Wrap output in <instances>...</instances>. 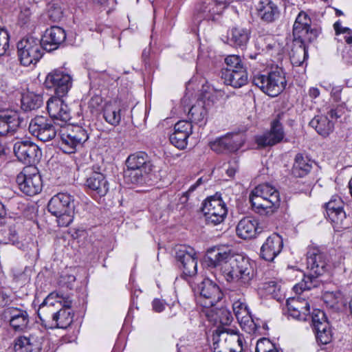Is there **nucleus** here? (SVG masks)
I'll list each match as a JSON object with an SVG mask.
<instances>
[{
    "mask_svg": "<svg viewBox=\"0 0 352 352\" xmlns=\"http://www.w3.org/2000/svg\"><path fill=\"white\" fill-rule=\"evenodd\" d=\"M45 341L44 333L33 330L28 336H19L15 340V352H41Z\"/></svg>",
    "mask_w": 352,
    "mask_h": 352,
    "instance_id": "obj_20",
    "label": "nucleus"
},
{
    "mask_svg": "<svg viewBox=\"0 0 352 352\" xmlns=\"http://www.w3.org/2000/svg\"><path fill=\"white\" fill-rule=\"evenodd\" d=\"M47 209L56 217L57 223L60 227H67L74 220V197L67 192L57 193L50 199Z\"/></svg>",
    "mask_w": 352,
    "mask_h": 352,
    "instance_id": "obj_6",
    "label": "nucleus"
},
{
    "mask_svg": "<svg viewBox=\"0 0 352 352\" xmlns=\"http://www.w3.org/2000/svg\"><path fill=\"white\" fill-rule=\"evenodd\" d=\"M202 212L207 225L217 226L224 221L228 209L221 196L217 193L204 201Z\"/></svg>",
    "mask_w": 352,
    "mask_h": 352,
    "instance_id": "obj_11",
    "label": "nucleus"
},
{
    "mask_svg": "<svg viewBox=\"0 0 352 352\" xmlns=\"http://www.w3.org/2000/svg\"><path fill=\"white\" fill-rule=\"evenodd\" d=\"M267 340L268 339L265 338L258 340L256 342L255 352H265V347Z\"/></svg>",
    "mask_w": 352,
    "mask_h": 352,
    "instance_id": "obj_61",
    "label": "nucleus"
},
{
    "mask_svg": "<svg viewBox=\"0 0 352 352\" xmlns=\"http://www.w3.org/2000/svg\"><path fill=\"white\" fill-rule=\"evenodd\" d=\"M320 31L311 25L295 21L293 26V47L290 52L292 61L300 65L308 56L307 43L314 41Z\"/></svg>",
    "mask_w": 352,
    "mask_h": 352,
    "instance_id": "obj_3",
    "label": "nucleus"
},
{
    "mask_svg": "<svg viewBox=\"0 0 352 352\" xmlns=\"http://www.w3.org/2000/svg\"><path fill=\"white\" fill-rule=\"evenodd\" d=\"M192 133V125L187 120H179L174 126L173 132L170 135V143L179 149L187 146L188 139Z\"/></svg>",
    "mask_w": 352,
    "mask_h": 352,
    "instance_id": "obj_24",
    "label": "nucleus"
},
{
    "mask_svg": "<svg viewBox=\"0 0 352 352\" xmlns=\"http://www.w3.org/2000/svg\"><path fill=\"white\" fill-rule=\"evenodd\" d=\"M221 78L226 85L234 88H240L246 85L248 81V75L245 67L236 72H221Z\"/></svg>",
    "mask_w": 352,
    "mask_h": 352,
    "instance_id": "obj_34",
    "label": "nucleus"
},
{
    "mask_svg": "<svg viewBox=\"0 0 352 352\" xmlns=\"http://www.w3.org/2000/svg\"><path fill=\"white\" fill-rule=\"evenodd\" d=\"M232 300V309L241 327L249 333H254L258 327L254 322L250 309L246 304L245 298L241 295L238 299L230 296Z\"/></svg>",
    "mask_w": 352,
    "mask_h": 352,
    "instance_id": "obj_19",
    "label": "nucleus"
},
{
    "mask_svg": "<svg viewBox=\"0 0 352 352\" xmlns=\"http://www.w3.org/2000/svg\"><path fill=\"white\" fill-rule=\"evenodd\" d=\"M14 153L18 160L25 164L37 163L42 155L39 147L30 141L17 142L14 145Z\"/></svg>",
    "mask_w": 352,
    "mask_h": 352,
    "instance_id": "obj_22",
    "label": "nucleus"
},
{
    "mask_svg": "<svg viewBox=\"0 0 352 352\" xmlns=\"http://www.w3.org/2000/svg\"><path fill=\"white\" fill-rule=\"evenodd\" d=\"M32 12L30 10V8H25L23 10H22L19 14V21L23 24H26L30 19Z\"/></svg>",
    "mask_w": 352,
    "mask_h": 352,
    "instance_id": "obj_57",
    "label": "nucleus"
},
{
    "mask_svg": "<svg viewBox=\"0 0 352 352\" xmlns=\"http://www.w3.org/2000/svg\"><path fill=\"white\" fill-rule=\"evenodd\" d=\"M256 9L258 16L267 23L276 21L280 15L278 7L271 0H258Z\"/></svg>",
    "mask_w": 352,
    "mask_h": 352,
    "instance_id": "obj_31",
    "label": "nucleus"
},
{
    "mask_svg": "<svg viewBox=\"0 0 352 352\" xmlns=\"http://www.w3.org/2000/svg\"><path fill=\"white\" fill-rule=\"evenodd\" d=\"M6 314L9 316V324L16 332H25L30 324V316L26 309L15 307H8Z\"/></svg>",
    "mask_w": 352,
    "mask_h": 352,
    "instance_id": "obj_26",
    "label": "nucleus"
},
{
    "mask_svg": "<svg viewBox=\"0 0 352 352\" xmlns=\"http://www.w3.org/2000/svg\"><path fill=\"white\" fill-rule=\"evenodd\" d=\"M252 81L263 93L271 97L278 96L287 85L285 74L283 69L279 67L272 69L266 74H254Z\"/></svg>",
    "mask_w": 352,
    "mask_h": 352,
    "instance_id": "obj_5",
    "label": "nucleus"
},
{
    "mask_svg": "<svg viewBox=\"0 0 352 352\" xmlns=\"http://www.w3.org/2000/svg\"><path fill=\"white\" fill-rule=\"evenodd\" d=\"M102 103V97L96 95L93 96L89 102V107L92 109H96L99 106H100Z\"/></svg>",
    "mask_w": 352,
    "mask_h": 352,
    "instance_id": "obj_59",
    "label": "nucleus"
},
{
    "mask_svg": "<svg viewBox=\"0 0 352 352\" xmlns=\"http://www.w3.org/2000/svg\"><path fill=\"white\" fill-rule=\"evenodd\" d=\"M283 247L282 237L278 234L273 233L269 236L261 248L260 256L267 261H273L280 253Z\"/></svg>",
    "mask_w": 352,
    "mask_h": 352,
    "instance_id": "obj_27",
    "label": "nucleus"
},
{
    "mask_svg": "<svg viewBox=\"0 0 352 352\" xmlns=\"http://www.w3.org/2000/svg\"><path fill=\"white\" fill-rule=\"evenodd\" d=\"M56 121L43 116H36L32 119L29 124L30 133L42 142L54 139L60 129Z\"/></svg>",
    "mask_w": 352,
    "mask_h": 352,
    "instance_id": "obj_12",
    "label": "nucleus"
},
{
    "mask_svg": "<svg viewBox=\"0 0 352 352\" xmlns=\"http://www.w3.org/2000/svg\"><path fill=\"white\" fill-rule=\"evenodd\" d=\"M63 295L58 293H50L40 305L37 314L42 324L46 328H52V322L59 308L62 306Z\"/></svg>",
    "mask_w": 352,
    "mask_h": 352,
    "instance_id": "obj_14",
    "label": "nucleus"
},
{
    "mask_svg": "<svg viewBox=\"0 0 352 352\" xmlns=\"http://www.w3.org/2000/svg\"><path fill=\"white\" fill-rule=\"evenodd\" d=\"M175 258L184 276L191 277L197 274V261L194 249L179 246L177 249Z\"/></svg>",
    "mask_w": 352,
    "mask_h": 352,
    "instance_id": "obj_21",
    "label": "nucleus"
},
{
    "mask_svg": "<svg viewBox=\"0 0 352 352\" xmlns=\"http://www.w3.org/2000/svg\"><path fill=\"white\" fill-rule=\"evenodd\" d=\"M346 44L348 45L345 47L343 52L342 58L346 64L352 65V42Z\"/></svg>",
    "mask_w": 352,
    "mask_h": 352,
    "instance_id": "obj_54",
    "label": "nucleus"
},
{
    "mask_svg": "<svg viewBox=\"0 0 352 352\" xmlns=\"http://www.w3.org/2000/svg\"><path fill=\"white\" fill-rule=\"evenodd\" d=\"M250 32L243 28H234L228 33V41L230 45L243 49L250 38Z\"/></svg>",
    "mask_w": 352,
    "mask_h": 352,
    "instance_id": "obj_36",
    "label": "nucleus"
},
{
    "mask_svg": "<svg viewBox=\"0 0 352 352\" xmlns=\"http://www.w3.org/2000/svg\"><path fill=\"white\" fill-rule=\"evenodd\" d=\"M287 307L289 316L294 319L307 320V317H309V304L307 300L300 297L287 300Z\"/></svg>",
    "mask_w": 352,
    "mask_h": 352,
    "instance_id": "obj_30",
    "label": "nucleus"
},
{
    "mask_svg": "<svg viewBox=\"0 0 352 352\" xmlns=\"http://www.w3.org/2000/svg\"><path fill=\"white\" fill-rule=\"evenodd\" d=\"M72 85V78L70 74L63 69H56L50 72L45 80L44 86L52 90L55 97L65 96Z\"/></svg>",
    "mask_w": 352,
    "mask_h": 352,
    "instance_id": "obj_13",
    "label": "nucleus"
},
{
    "mask_svg": "<svg viewBox=\"0 0 352 352\" xmlns=\"http://www.w3.org/2000/svg\"><path fill=\"white\" fill-rule=\"evenodd\" d=\"M333 28L336 32V36H343V39L346 43H351L352 42V32L351 29L348 28H343L341 25V23L340 21H336Z\"/></svg>",
    "mask_w": 352,
    "mask_h": 352,
    "instance_id": "obj_49",
    "label": "nucleus"
},
{
    "mask_svg": "<svg viewBox=\"0 0 352 352\" xmlns=\"http://www.w3.org/2000/svg\"><path fill=\"white\" fill-rule=\"evenodd\" d=\"M280 45L278 43H277L276 41L271 39V41L268 43H267V45L265 46V50L268 52H272V55H273L274 53L278 54L280 51Z\"/></svg>",
    "mask_w": 352,
    "mask_h": 352,
    "instance_id": "obj_55",
    "label": "nucleus"
},
{
    "mask_svg": "<svg viewBox=\"0 0 352 352\" xmlns=\"http://www.w3.org/2000/svg\"><path fill=\"white\" fill-rule=\"evenodd\" d=\"M230 3L227 0H204L195 7L196 20L216 21Z\"/></svg>",
    "mask_w": 352,
    "mask_h": 352,
    "instance_id": "obj_16",
    "label": "nucleus"
},
{
    "mask_svg": "<svg viewBox=\"0 0 352 352\" xmlns=\"http://www.w3.org/2000/svg\"><path fill=\"white\" fill-rule=\"evenodd\" d=\"M198 294L196 301L203 308L214 307L224 297L221 287L210 278H204L195 289Z\"/></svg>",
    "mask_w": 352,
    "mask_h": 352,
    "instance_id": "obj_9",
    "label": "nucleus"
},
{
    "mask_svg": "<svg viewBox=\"0 0 352 352\" xmlns=\"http://www.w3.org/2000/svg\"><path fill=\"white\" fill-rule=\"evenodd\" d=\"M63 298L62 306L59 308L52 322V328L67 329L73 322L74 314L71 309L72 300L69 296Z\"/></svg>",
    "mask_w": 352,
    "mask_h": 352,
    "instance_id": "obj_28",
    "label": "nucleus"
},
{
    "mask_svg": "<svg viewBox=\"0 0 352 352\" xmlns=\"http://www.w3.org/2000/svg\"><path fill=\"white\" fill-rule=\"evenodd\" d=\"M153 309L156 312H161L165 308V303L159 299H155L153 302Z\"/></svg>",
    "mask_w": 352,
    "mask_h": 352,
    "instance_id": "obj_60",
    "label": "nucleus"
},
{
    "mask_svg": "<svg viewBox=\"0 0 352 352\" xmlns=\"http://www.w3.org/2000/svg\"><path fill=\"white\" fill-rule=\"evenodd\" d=\"M149 173H144L142 170L126 168L124 171V178L129 184H140L144 181V177Z\"/></svg>",
    "mask_w": 352,
    "mask_h": 352,
    "instance_id": "obj_43",
    "label": "nucleus"
},
{
    "mask_svg": "<svg viewBox=\"0 0 352 352\" xmlns=\"http://www.w3.org/2000/svg\"><path fill=\"white\" fill-rule=\"evenodd\" d=\"M10 36L8 32L3 28H0V56L6 54L9 47Z\"/></svg>",
    "mask_w": 352,
    "mask_h": 352,
    "instance_id": "obj_51",
    "label": "nucleus"
},
{
    "mask_svg": "<svg viewBox=\"0 0 352 352\" xmlns=\"http://www.w3.org/2000/svg\"><path fill=\"white\" fill-rule=\"evenodd\" d=\"M219 337L224 339L225 341L229 342L231 344H236V352H241L244 338L242 335H240L236 331L230 328H223L220 331Z\"/></svg>",
    "mask_w": 352,
    "mask_h": 352,
    "instance_id": "obj_41",
    "label": "nucleus"
},
{
    "mask_svg": "<svg viewBox=\"0 0 352 352\" xmlns=\"http://www.w3.org/2000/svg\"><path fill=\"white\" fill-rule=\"evenodd\" d=\"M295 21H299L305 24L311 25V20L309 16L303 11H301L297 16Z\"/></svg>",
    "mask_w": 352,
    "mask_h": 352,
    "instance_id": "obj_58",
    "label": "nucleus"
},
{
    "mask_svg": "<svg viewBox=\"0 0 352 352\" xmlns=\"http://www.w3.org/2000/svg\"><path fill=\"white\" fill-rule=\"evenodd\" d=\"M94 172L86 180V186L95 197H102L109 190V184L105 176L100 173V167L93 166Z\"/></svg>",
    "mask_w": 352,
    "mask_h": 352,
    "instance_id": "obj_25",
    "label": "nucleus"
},
{
    "mask_svg": "<svg viewBox=\"0 0 352 352\" xmlns=\"http://www.w3.org/2000/svg\"><path fill=\"white\" fill-rule=\"evenodd\" d=\"M16 182L20 190L28 196L38 194L43 187L41 176L34 166L23 168L17 175Z\"/></svg>",
    "mask_w": 352,
    "mask_h": 352,
    "instance_id": "obj_10",
    "label": "nucleus"
},
{
    "mask_svg": "<svg viewBox=\"0 0 352 352\" xmlns=\"http://www.w3.org/2000/svg\"><path fill=\"white\" fill-rule=\"evenodd\" d=\"M226 67L221 69V72H236L245 67L239 56L229 55L225 58Z\"/></svg>",
    "mask_w": 352,
    "mask_h": 352,
    "instance_id": "obj_45",
    "label": "nucleus"
},
{
    "mask_svg": "<svg viewBox=\"0 0 352 352\" xmlns=\"http://www.w3.org/2000/svg\"><path fill=\"white\" fill-rule=\"evenodd\" d=\"M207 116V110L203 100H198L188 111V116L190 122L196 124L205 123Z\"/></svg>",
    "mask_w": 352,
    "mask_h": 352,
    "instance_id": "obj_38",
    "label": "nucleus"
},
{
    "mask_svg": "<svg viewBox=\"0 0 352 352\" xmlns=\"http://www.w3.org/2000/svg\"><path fill=\"white\" fill-rule=\"evenodd\" d=\"M12 302V296L4 291H0V307L8 305Z\"/></svg>",
    "mask_w": 352,
    "mask_h": 352,
    "instance_id": "obj_56",
    "label": "nucleus"
},
{
    "mask_svg": "<svg viewBox=\"0 0 352 352\" xmlns=\"http://www.w3.org/2000/svg\"><path fill=\"white\" fill-rule=\"evenodd\" d=\"M328 115L331 119L337 120L341 117V110L338 108L335 109H331L328 112Z\"/></svg>",
    "mask_w": 352,
    "mask_h": 352,
    "instance_id": "obj_64",
    "label": "nucleus"
},
{
    "mask_svg": "<svg viewBox=\"0 0 352 352\" xmlns=\"http://www.w3.org/2000/svg\"><path fill=\"white\" fill-rule=\"evenodd\" d=\"M311 320L314 329H318L320 325L324 323H329L327 320L324 312L319 309L314 311L311 316Z\"/></svg>",
    "mask_w": 352,
    "mask_h": 352,
    "instance_id": "obj_50",
    "label": "nucleus"
},
{
    "mask_svg": "<svg viewBox=\"0 0 352 352\" xmlns=\"http://www.w3.org/2000/svg\"><path fill=\"white\" fill-rule=\"evenodd\" d=\"M344 203L338 196H333L331 200L325 204L327 218L332 223L333 228L337 232L349 227V219H347L343 210Z\"/></svg>",
    "mask_w": 352,
    "mask_h": 352,
    "instance_id": "obj_15",
    "label": "nucleus"
},
{
    "mask_svg": "<svg viewBox=\"0 0 352 352\" xmlns=\"http://www.w3.org/2000/svg\"><path fill=\"white\" fill-rule=\"evenodd\" d=\"M121 109L117 105L107 104L103 110V118L109 124L117 126L121 121Z\"/></svg>",
    "mask_w": 352,
    "mask_h": 352,
    "instance_id": "obj_40",
    "label": "nucleus"
},
{
    "mask_svg": "<svg viewBox=\"0 0 352 352\" xmlns=\"http://www.w3.org/2000/svg\"><path fill=\"white\" fill-rule=\"evenodd\" d=\"M250 201L257 212L270 215L273 214L280 206V194L274 186L269 184H262L252 191Z\"/></svg>",
    "mask_w": 352,
    "mask_h": 352,
    "instance_id": "obj_4",
    "label": "nucleus"
},
{
    "mask_svg": "<svg viewBox=\"0 0 352 352\" xmlns=\"http://www.w3.org/2000/svg\"><path fill=\"white\" fill-rule=\"evenodd\" d=\"M324 302L330 307H336L342 301V295L340 292H326L323 294Z\"/></svg>",
    "mask_w": 352,
    "mask_h": 352,
    "instance_id": "obj_47",
    "label": "nucleus"
},
{
    "mask_svg": "<svg viewBox=\"0 0 352 352\" xmlns=\"http://www.w3.org/2000/svg\"><path fill=\"white\" fill-rule=\"evenodd\" d=\"M66 39V33L64 29L58 26H52L47 29L41 39L45 50H56Z\"/></svg>",
    "mask_w": 352,
    "mask_h": 352,
    "instance_id": "obj_29",
    "label": "nucleus"
},
{
    "mask_svg": "<svg viewBox=\"0 0 352 352\" xmlns=\"http://www.w3.org/2000/svg\"><path fill=\"white\" fill-rule=\"evenodd\" d=\"M206 263L219 272L228 283L248 287L255 276L253 263L241 254H234L228 248H217L208 252Z\"/></svg>",
    "mask_w": 352,
    "mask_h": 352,
    "instance_id": "obj_1",
    "label": "nucleus"
},
{
    "mask_svg": "<svg viewBox=\"0 0 352 352\" xmlns=\"http://www.w3.org/2000/svg\"><path fill=\"white\" fill-rule=\"evenodd\" d=\"M0 241L3 243H14L17 241V233L15 229L11 226L4 227L0 230Z\"/></svg>",
    "mask_w": 352,
    "mask_h": 352,
    "instance_id": "obj_46",
    "label": "nucleus"
},
{
    "mask_svg": "<svg viewBox=\"0 0 352 352\" xmlns=\"http://www.w3.org/2000/svg\"><path fill=\"white\" fill-rule=\"evenodd\" d=\"M314 162L307 155L297 153L294 159L292 168V175L295 177H304L313 168Z\"/></svg>",
    "mask_w": 352,
    "mask_h": 352,
    "instance_id": "obj_33",
    "label": "nucleus"
},
{
    "mask_svg": "<svg viewBox=\"0 0 352 352\" xmlns=\"http://www.w3.org/2000/svg\"><path fill=\"white\" fill-rule=\"evenodd\" d=\"M61 98H50L47 101V109L51 119L60 126H64L68 124L72 116L69 108Z\"/></svg>",
    "mask_w": 352,
    "mask_h": 352,
    "instance_id": "obj_23",
    "label": "nucleus"
},
{
    "mask_svg": "<svg viewBox=\"0 0 352 352\" xmlns=\"http://www.w3.org/2000/svg\"><path fill=\"white\" fill-rule=\"evenodd\" d=\"M47 16L52 22H58L63 16L62 8L58 3H51L49 5Z\"/></svg>",
    "mask_w": 352,
    "mask_h": 352,
    "instance_id": "obj_48",
    "label": "nucleus"
},
{
    "mask_svg": "<svg viewBox=\"0 0 352 352\" xmlns=\"http://www.w3.org/2000/svg\"><path fill=\"white\" fill-rule=\"evenodd\" d=\"M307 267L309 274L305 276L302 282L294 286V291L300 294L318 286L317 277L324 274L331 270V265L326 253L318 247L310 246L307 252Z\"/></svg>",
    "mask_w": 352,
    "mask_h": 352,
    "instance_id": "obj_2",
    "label": "nucleus"
},
{
    "mask_svg": "<svg viewBox=\"0 0 352 352\" xmlns=\"http://www.w3.org/2000/svg\"><path fill=\"white\" fill-rule=\"evenodd\" d=\"M43 45L38 38L29 36L17 43V53L21 63L24 66L35 65L43 55Z\"/></svg>",
    "mask_w": 352,
    "mask_h": 352,
    "instance_id": "obj_8",
    "label": "nucleus"
},
{
    "mask_svg": "<svg viewBox=\"0 0 352 352\" xmlns=\"http://www.w3.org/2000/svg\"><path fill=\"white\" fill-rule=\"evenodd\" d=\"M316 338L318 343L321 344H327L332 340L331 331L329 323H324L316 329Z\"/></svg>",
    "mask_w": 352,
    "mask_h": 352,
    "instance_id": "obj_44",
    "label": "nucleus"
},
{
    "mask_svg": "<svg viewBox=\"0 0 352 352\" xmlns=\"http://www.w3.org/2000/svg\"><path fill=\"white\" fill-rule=\"evenodd\" d=\"M60 148L65 153H74L77 147L82 146L89 138L87 132L78 125L61 126L58 135Z\"/></svg>",
    "mask_w": 352,
    "mask_h": 352,
    "instance_id": "obj_7",
    "label": "nucleus"
},
{
    "mask_svg": "<svg viewBox=\"0 0 352 352\" xmlns=\"http://www.w3.org/2000/svg\"><path fill=\"white\" fill-rule=\"evenodd\" d=\"M341 92L342 88L340 86L333 87L331 89V95L336 101H339L340 100Z\"/></svg>",
    "mask_w": 352,
    "mask_h": 352,
    "instance_id": "obj_63",
    "label": "nucleus"
},
{
    "mask_svg": "<svg viewBox=\"0 0 352 352\" xmlns=\"http://www.w3.org/2000/svg\"><path fill=\"white\" fill-rule=\"evenodd\" d=\"M285 113H279L271 122L270 131L255 137V142L259 147L272 146L280 143L285 137V132L280 121Z\"/></svg>",
    "mask_w": 352,
    "mask_h": 352,
    "instance_id": "obj_18",
    "label": "nucleus"
},
{
    "mask_svg": "<svg viewBox=\"0 0 352 352\" xmlns=\"http://www.w3.org/2000/svg\"><path fill=\"white\" fill-rule=\"evenodd\" d=\"M309 126L314 128L317 133L323 136L327 137L332 133L334 124L330 121L327 116H316L310 122Z\"/></svg>",
    "mask_w": 352,
    "mask_h": 352,
    "instance_id": "obj_37",
    "label": "nucleus"
},
{
    "mask_svg": "<svg viewBox=\"0 0 352 352\" xmlns=\"http://www.w3.org/2000/svg\"><path fill=\"white\" fill-rule=\"evenodd\" d=\"M237 170H238V165H237L236 162L235 161L232 164H231L230 162L229 166H228V168L226 169V173L229 177H232L235 175Z\"/></svg>",
    "mask_w": 352,
    "mask_h": 352,
    "instance_id": "obj_62",
    "label": "nucleus"
},
{
    "mask_svg": "<svg viewBox=\"0 0 352 352\" xmlns=\"http://www.w3.org/2000/svg\"><path fill=\"white\" fill-rule=\"evenodd\" d=\"M223 144V140L222 137H221L216 139L213 142H210V147L212 151L218 153H227L226 151V147Z\"/></svg>",
    "mask_w": 352,
    "mask_h": 352,
    "instance_id": "obj_53",
    "label": "nucleus"
},
{
    "mask_svg": "<svg viewBox=\"0 0 352 352\" xmlns=\"http://www.w3.org/2000/svg\"><path fill=\"white\" fill-rule=\"evenodd\" d=\"M24 113L13 109L0 111V136H10L26 124Z\"/></svg>",
    "mask_w": 352,
    "mask_h": 352,
    "instance_id": "obj_17",
    "label": "nucleus"
},
{
    "mask_svg": "<svg viewBox=\"0 0 352 352\" xmlns=\"http://www.w3.org/2000/svg\"><path fill=\"white\" fill-rule=\"evenodd\" d=\"M224 146L227 153L235 152L239 150L243 144V139L239 133H227L222 136Z\"/></svg>",
    "mask_w": 352,
    "mask_h": 352,
    "instance_id": "obj_42",
    "label": "nucleus"
},
{
    "mask_svg": "<svg viewBox=\"0 0 352 352\" xmlns=\"http://www.w3.org/2000/svg\"><path fill=\"white\" fill-rule=\"evenodd\" d=\"M258 229V221L254 218L246 217L239 221L236 228V232L239 238L248 240L252 239L256 236Z\"/></svg>",
    "mask_w": 352,
    "mask_h": 352,
    "instance_id": "obj_32",
    "label": "nucleus"
},
{
    "mask_svg": "<svg viewBox=\"0 0 352 352\" xmlns=\"http://www.w3.org/2000/svg\"><path fill=\"white\" fill-rule=\"evenodd\" d=\"M217 318H215L216 320H219V323L223 326L229 325L232 321V316L231 313L225 309H222L219 310L217 313Z\"/></svg>",
    "mask_w": 352,
    "mask_h": 352,
    "instance_id": "obj_52",
    "label": "nucleus"
},
{
    "mask_svg": "<svg viewBox=\"0 0 352 352\" xmlns=\"http://www.w3.org/2000/svg\"><path fill=\"white\" fill-rule=\"evenodd\" d=\"M126 168L142 170L144 173H150L152 165L148 160V155L144 152H138L130 155L126 161Z\"/></svg>",
    "mask_w": 352,
    "mask_h": 352,
    "instance_id": "obj_35",
    "label": "nucleus"
},
{
    "mask_svg": "<svg viewBox=\"0 0 352 352\" xmlns=\"http://www.w3.org/2000/svg\"><path fill=\"white\" fill-rule=\"evenodd\" d=\"M43 103V97L33 92L23 94L21 98V108L25 111L36 110L41 107Z\"/></svg>",
    "mask_w": 352,
    "mask_h": 352,
    "instance_id": "obj_39",
    "label": "nucleus"
}]
</instances>
